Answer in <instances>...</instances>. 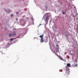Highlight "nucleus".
I'll return each instance as SVG.
<instances>
[{
    "instance_id": "obj_1",
    "label": "nucleus",
    "mask_w": 78,
    "mask_h": 78,
    "mask_svg": "<svg viewBox=\"0 0 78 78\" xmlns=\"http://www.w3.org/2000/svg\"><path fill=\"white\" fill-rule=\"evenodd\" d=\"M41 38V42H44V35H42L39 36Z\"/></svg>"
},
{
    "instance_id": "obj_2",
    "label": "nucleus",
    "mask_w": 78,
    "mask_h": 78,
    "mask_svg": "<svg viewBox=\"0 0 78 78\" xmlns=\"http://www.w3.org/2000/svg\"><path fill=\"white\" fill-rule=\"evenodd\" d=\"M49 18V16H46L45 20H46V21H47L48 20Z\"/></svg>"
},
{
    "instance_id": "obj_3",
    "label": "nucleus",
    "mask_w": 78,
    "mask_h": 78,
    "mask_svg": "<svg viewBox=\"0 0 78 78\" xmlns=\"http://www.w3.org/2000/svg\"><path fill=\"white\" fill-rule=\"evenodd\" d=\"M16 31L14 32L12 34V36H16Z\"/></svg>"
},
{
    "instance_id": "obj_4",
    "label": "nucleus",
    "mask_w": 78,
    "mask_h": 78,
    "mask_svg": "<svg viewBox=\"0 0 78 78\" xmlns=\"http://www.w3.org/2000/svg\"><path fill=\"white\" fill-rule=\"evenodd\" d=\"M66 74H64V75H68L69 74V72L68 71H66Z\"/></svg>"
},
{
    "instance_id": "obj_5",
    "label": "nucleus",
    "mask_w": 78,
    "mask_h": 78,
    "mask_svg": "<svg viewBox=\"0 0 78 78\" xmlns=\"http://www.w3.org/2000/svg\"><path fill=\"white\" fill-rule=\"evenodd\" d=\"M67 66H68V67H69L70 66V65L69 63H68L67 64Z\"/></svg>"
},
{
    "instance_id": "obj_6",
    "label": "nucleus",
    "mask_w": 78,
    "mask_h": 78,
    "mask_svg": "<svg viewBox=\"0 0 78 78\" xmlns=\"http://www.w3.org/2000/svg\"><path fill=\"white\" fill-rule=\"evenodd\" d=\"M9 37H11V36H12V34H9Z\"/></svg>"
},
{
    "instance_id": "obj_7",
    "label": "nucleus",
    "mask_w": 78,
    "mask_h": 78,
    "mask_svg": "<svg viewBox=\"0 0 78 78\" xmlns=\"http://www.w3.org/2000/svg\"><path fill=\"white\" fill-rule=\"evenodd\" d=\"M10 40L11 41H13V40L14 38H10Z\"/></svg>"
},
{
    "instance_id": "obj_8",
    "label": "nucleus",
    "mask_w": 78,
    "mask_h": 78,
    "mask_svg": "<svg viewBox=\"0 0 78 78\" xmlns=\"http://www.w3.org/2000/svg\"><path fill=\"white\" fill-rule=\"evenodd\" d=\"M60 59L61 60H63L64 61V60L62 59V58H61H61H60Z\"/></svg>"
},
{
    "instance_id": "obj_9",
    "label": "nucleus",
    "mask_w": 78,
    "mask_h": 78,
    "mask_svg": "<svg viewBox=\"0 0 78 78\" xmlns=\"http://www.w3.org/2000/svg\"><path fill=\"white\" fill-rule=\"evenodd\" d=\"M56 52H59L58 49H56Z\"/></svg>"
},
{
    "instance_id": "obj_10",
    "label": "nucleus",
    "mask_w": 78,
    "mask_h": 78,
    "mask_svg": "<svg viewBox=\"0 0 78 78\" xmlns=\"http://www.w3.org/2000/svg\"><path fill=\"white\" fill-rule=\"evenodd\" d=\"M16 14L18 15V14H19V12H16Z\"/></svg>"
},
{
    "instance_id": "obj_11",
    "label": "nucleus",
    "mask_w": 78,
    "mask_h": 78,
    "mask_svg": "<svg viewBox=\"0 0 78 78\" xmlns=\"http://www.w3.org/2000/svg\"><path fill=\"white\" fill-rule=\"evenodd\" d=\"M48 14H49V13H46V15H48Z\"/></svg>"
},
{
    "instance_id": "obj_12",
    "label": "nucleus",
    "mask_w": 78,
    "mask_h": 78,
    "mask_svg": "<svg viewBox=\"0 0 78 78\" xmlns=\"http://www.w3.org/2000/svg\"><path fill=\"white\" fill-rule=\"evenodd\" d=\"M11 16H13V15L12 14H11Z\"/></svg>"
},
{
    "instance_id": "obj_13",
    "label": "nucleus",
    "mask_w": 78,
    "mask_h": 78,
    "mask_svg": "<svg viewBox=\"0 0 78 78\" xmlns=\"http://www.w3.org/2000/svg\"><path fill=\"white\" fill-rule=\"evenodd\" d=\"M62 14H63V15H64L65 14V13H64V12H62Z\"/></svg>"
},
{
    "instance_id": "obj_14",
    "label": "nucleus",
    "mask_w": 78,
    "mask_h": 78,
    "mask_svg": "<svg viewBox=\"0 0 78 78\" xmlns=\"http://www.w3.org/2000/svg\"><path fill=\"white\" fill-rule=\"evenodd\" d=\"M18 36L20 37V36H21V34H20V35H19Z\"/></svg>"
},
{
    "instance_id": "obj_15",
    "label": "nucleus",
    "mask_w": 78,
    "mask_h": 78,
    "mask_svg": "<svg viewBox=\"0 0 78 78\" xmlns=\"http://www.w3.org/2000/svg\"><path fill=\"white\" fill-rule=\"evenodd\" d=\"M16 20H18V19H16Z\"/></svg>"
},
{
    "instance_id": "obj_16",
    "label": "nucleus",
    "mask_w": 78,
    "mask_h": 78,
    "mask_svg": "<svg viewBox=\"0 0 78 78\" xmlns=\"http://www.w3.org/2000/svg\"><path fill=\"white\" fill-rule=\"evenodd\" d=\"M58 48H56V50H58Z\"/></svg>"
},
{
    "instance_id": "obj_17",
    "label": "nucleus",
    "mask_w": 78,
    "mask_h": 78,
    "mask_svg": "<svg viewBox=\"0 0 78 78\" xmlns=\"http://www.w3.org/2000/svg\"><path fill=\"white\" fill-rule=\"evenodd\" d=\"M8 10H9V11H10V10L9 9H8Z\"/></svg>"
},
{
    "instance_id": "obj_18",
    "label": "nucleus",
    "mask_w": 78,
    "mask_h": 78,
    "mask_svg": "<svg viewBox=\"0 0 78 78\" xmlns=\"http://www.w3.org/2000/svg\"><path fill=\"white\" fill-rule=\"evenodd\" d=\"M76 66V65H75V66Z\"/></svg>"
},
{
    "instance_id": "obj_19",
    "label": "nucleus",
    "mask_w": 78,
    "mask_h": 78,
    "mask_svg": "<svg viewBox=\"0 0 78 78\" xmlns=\"http://www.w3.org/2000/svg\"><path fill=\"white\" fill-rule=\"evenodd\" d=\"M56 46H58V45H56Z\"/></svg>"
},
{
    "instance_id": "obj_20",
    "label": "nucleus",
    "mask_w": 78,
    "mask_h": 78,
    "mask_svg": "<svg viewBox=\"0 0 78 78\" xmlns=\"http://www.w3.org/2000/svg\"><path fill=\"white\" fill-rule=\"evenodd\" d=\"M32 18V19H33V18Z\"/></svg>"
},
{
    "instance_id": "obj_21",
    "label": "nucleus",
    "mask_w": 78,
    "mask_h": 78,
    "mask_svg": "<svg viewBox=\"0 0 78 78\" xmlns=\"http://www.w3.org/2000/svg\"><path fill=\"white\" fill-rule=\"evenodd\" d=\"M39 25H41V24H40Z\"/></svg>"
}]
</instances>
